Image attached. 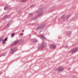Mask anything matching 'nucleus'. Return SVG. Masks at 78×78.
I'll use <instances>...</instances> for the list:
<instances>
[{
    "mask_svg": "<svg viewBox=\"0 0 78 78\" xmlns=\"http://www.w3.org/2000/svg\"><path fill=\"white\" fill-rule=\"evenodd\" d=\"M47 43H46L43 42L42 44L40 45L39 48L40 49H43L44 47H45Z\"/></svg>",
    "mask_w": 78,
    "mask_h": 78,
    "instance_id": "f257e3e1",
    "label": "nucleus"
},
{
    "mask_svg": "<svg viewBox=\"0 0 78 78\" xmlns=\"http://www.w3.org/2000/svg\"><path fill=\"white\" fill-rule=\"evenodd\" d=\"M44 27H45V24H43L41 25V26L38 27L37 28V29H40V30H41V29H42V28H44Z\"/></svg>",
    "mask_w": 78,
    "mask_h": 78,
    "instance_id": "f03ea898",
    "label": "nucleus"
},
{
    "mask_svg": "<svg viewBox=\"0 0 78 78\" xmlns=\"http://www.w3.org/2000/svg\"><path fill=\"white\" fill-rule=\"evenodd\" d=\"M78 50V47L75 48L73 49L72 51V53L76 52V51H77Z\"/></svg>",
    "mask_w": 78,
    "mask_h": 78,
    "instance_id": "7ed1b4c3",
    "label": "nucleus"
},
{
    "mask_svg": "<svg viewBox=\"0 0 78 78\" xmlns=\"http://www.w3.org/2000/svg\"><path fill=\"white\" fill-rule=\"evenodd\" d=\"M16 50H17V48H14V49L11 48L10 50V52L11 53H14Z\"/></svg>",
    "mask_w": 78,
    "mask_h": 78,
    "instance_id": "20e7f679",
    "label": "nucleus"
},
{
    "mask_svg": "<svg viewBox=\"0 0 78 78\" xmlns=\"http://www.w3.org/2000/svg\"><path fill=\"white\" fill-rule=\"evenodd\" d=\"M40 37L41 38V39L43 40H46V38L44 37V36L42 34H41L40 36Z\"/></svg>",
    "mask_w": 78,
    "mask_h": 78,
    "instance_id": "39448f33",
    "label": "nucleus"
},
{
    "mask_svg": "<svg viewBox=\"0 0 78 78\" xmlns=\"http://www.w3.org/2000/svg\"><path fill=\"white\" fill-rule=\"evenodd\" d=\"M50 48H56V45L55 44H52L50 46Z\"/></svg>",
    "mask_w": 78,
    "mask_h": 78,
    "instance_id": "423d86ee",
    "label": "nucleus"
},
{
    "mask_svg": "<svg viewBox=\"0 0 78 78\" xmlns=\"http://www.w3.org/2000/svg\"><path fill=\"white\" fill-rule=\"evenodd\" d=\"M58 72H62L63 70V68L62 66H60L59 68L58 69Z\"/></svg>",
    "mask_w": 78,
    "mask_h": 78,
    "instance_id": "0eeeda50",
    "label": "nucleus"
},
{
    "mask_svg": "<svg viewBox=\"0 0 78 78\" xmlns=\"http://www.w3.org/2000/svg\"><path fill=\"white\" fill-rule=\"evenodd\" d=\"M32 42L33 43H36L37 42V40L36 39H31Z\"/></svg>",
    "mask_w": 78,
    "mask_h": 78,
    "instance_id": "6e6552de",
    "label": "nucleus"
},
{
    "mask_svg": "<svg viewBox=\"0 0 78 78\" xmlns=\"http://www.w3.org/2000/svg\"><path fill=\"white\" fill-rule=\"evenodd\" d=\"M18 43H22L23 42V40L21 39L18 40Z\"/></svg>",
    "mask_w": 78,
    "mask_h": 78,
    "instance_id": "1a4fd4ad",
    "label": "nucleus"
},
{
    "mask_svg": "<svg viewBox=\"0 0 78 78\" xmlns=\"http://www.w3.org/2000/svg\"><path fill=\"white\" fill-rule=\"evenodd\" d=\"M42 11L43 10L42 9H40L37 11V12L38 13V14H39V13H40V11L41 12V11Z\"/></svg>",
    "mask_w": 78,
    "mask_h": 78,
    "instance_id": "9d476101",
    "label": "nucleus"
},
{
    "mask_svg": "<svg viewBox=\"0 0 78 78\" xmlns=\"http://www.w3.org/2000/svg\"><path fill=\"white\" fill-rule=\"evenodd\" d=\"M17 43H18V41H15L13 42V45H16Z\"/></svg>",
    "mask_w": 78,
    "mask_h": 78,
    "instance_id": "9b49d317",
    "label": "nucleus"
},
{
    "mask_svg": "<svg viewBox=\"0 0 78 78\" xmlns=\"http://www.w3.org/2000/svg\"><path fill=\"white\" fill-rule=\"evenodd\" d=\"M9 17H10V15H6L4 17V19H7V18H9Z\"/></svg>",
    "mask_w": 78,
    "mask_h": 78,
    "instance_id": "f8f14e48",
    "label": "nucleus"
},
{
    "mask_svg": "<svg viewBox=\"0 0 78 78\" xmlns=\"http://www.w3.org/2000/svg\"><path fill=\"white\" fill-rule=\"evenodd\" d=\"M9 8V7H8L7 6H6V7H5L4 8V10H6V9H8V8Z\"/></svg>",
    "mask_w": 78,
    "mask_h": 78,
    "instance_id": "ddd939ff",
    "label": "nucleus"
},
{
    "mask_svg": "<svg viewBox=\"0 0 78 78\" xmlns=\"http://www.w3.org/2000/svg\"><path fill=\"white\" fill-rule=\"evenodd\" d=\"M42 13H41L40 14L38 15L37 17H39V16H42Z\"/></svg>",
    "mask_w": 78,
    "mask_h": 78,
    "instance_id": "4468645a",
    "label": "nucleus"
},
{
    "mask_svg": "<svg viewBox=\"0 0 78 78\" xmlns=\"http://www.w3.org/2000/svg\"><path fill=\"white\" fill-rule=\"evenodd\" d=\"M70 17V15H69L68 16H67V19H69V17Z\"/></svg>",
    "mask_w": 78,
    "mask_h": 78,
    "instance_id": "2eb2a0df",
    "label": "nucleus"
},
{
    "mask_svg": "<svg viewBox=\"0 0 78 78\" xmlns=\"http://www.w3.org/2000/svg\"><path fill=\"white\" fill-rule=\"evenodd\" d=\"M27 0H21V2H26Z\"/></svg>",
    "mask_w": 78,
    "mask_h": 78,
    "instance_id": "dca6fc26",
    "label": "nucleus"
},
{
    "mask_svg": "<svg viewBox=\"0 0 78 78\" xmlns=\"http://www.w3.org/2000/svg\"><path fill=\"white\" fill-rule=\"evenodd\" d=\"M65 17V15H63L61 17V18H64Z\"/></svg>",
    "mask_w": 78,
    "mask_h": 78,
    "instance_id": "f3484780",
    "label": "nucleus"
},
{
    "mask_svg": "<svg viewBox=\"0 0 78 78\" xmlns=\"http://www.w3.org/2000/svg\"><path fill=\"white\" fill-rule=\"evenodd\" d=\"M5 40H2V44H5Z\"/></svg>",
    "mask_w": 78,
    "mask_h": 78,
    "instance_id": "a211bd4d",
    "label": "nucleus"
},
{
    "mask_svg": "<svg viewBox=\"0 0 78 78\" xmlns=\"http://www.w3.org/2000/svg\"><path fill=\"white\" fill-rule=\"evenodd\" d=\"M14 36V33L12 34H11L12 37H13V36Z\"/></svg>",
    "mask_w": 78,
    "mask_h": 78,
    "instance_id": "6ab92c4d",
    "label": "nucleus"
},
{
    "mask_svg": "<svg viewBox=\"0 0 78 78\" xmlns=\"http://www.w3.org/2000/svg\"><path fill=\"white\" fill-rule=\"evenodd\" d=\"M10 25V23H9L7 24V27H9Z\"/></svg>",
    "mask_w": 78,
    "mask_h": 78,
    "instance_id": "aec40b11",
    "label": "nucleus"
},
{
    "mask_svg": "<svg viewBox=\"0 0 78 78\" xmlns=\"http://www.w3.org/2000/svg\"><path fill=\"white\" fill-rule=\"evenodd\" d=\"M36 17H34L33 18L34 20H36Z\"/></svg>",
    "mask_w": 78,
    "mask_h": 78,
    "instance_id": "412c9836",
    "label": "nucleus"
},
{
    "mask_svg": "<svg viewBox=\"0 0 78 78\" xmlns=\"http://www.w3.org/2000/svg\"><path fill=\"white\" fill-rule=\"evenodd\" d=\"M2 40H3V38H1L0 39V41H2Z\"/></svg>",
    "mask_w": 78,
    "mask_h": 78,
    "instance_id": "4be33fe9",
    "label": "nucleus"
},
{
    "mask_svg": "<svg viewBox=\"0 0 78 78\" xmlns=\"http://www.w3.org/2000/svg\"><path fill=\"white\" fill-rule=\"evenodd\" d=\"M32 14H33L32 13H30L29 14V16H31Z\"/></svg>",
    "mask_w": 78,
    "mask_h": 78,
    "instance_id": "5701e85b",
    "label": "nucleus"
},
{
    "mask_svg": "<svg viewBox=\"0 0 78 78\" xmlns=\"http://www.w3.org/2000/svg\"><path fill=\"white\" fill-rule=\"evenodd\" d=\"M6 40H7V38H6L5 39H4V41H6Z\"/></svg>",
    "mask_w": 78,
    "mask_h": 78,
    "instance_id": "b1692460",
    "label": "nucleus"
},
{
    "mask_svg": "<svg viewBox=\"0 0 78 78\" xmlns=\"http://www.w3.org/2000/svg\"><path fill=\"white\" fill-rule=\"evenodd\" d=\"M34 5H32L31 6V8H32V7H33Z\"/></svg>",
    "mask_w": 78,
    "mask_h": 78,
    "instance_id": "393cba45",
    "label": "nucleus"
},
{
    "mask_svg": "<svg viewBox=\"0 0 78 78\" xmlns=\"http://www.w3.org/2000/svg\"><path fill=\"white\" fill-rule=\"evenodd\" d=\"M22 33H21V34H20V36H21V35H22Z\"/></svg>",
    "mask_w": 78,
    "mask_h": 78,
    "instance_id": "a878e982",
    "label": "nucleus"
},
{
    "mask_svg": "<svg viewBox=\"0 0 78 78\" xmlns=\"http://www.w3.org/2000/svg\"><path fill=\"white\" fill-rule=\"evenodd\" d=\"M9 9H11V8L10 7V8H9Z\"/></svg>",
    "mask_w": 78,
    "mask_h": 78,
    "instance_id": "bb28decb",
    "label": "nucleus"
},
{
    "mask_svg": "<svg viewBox=\"0 0 78 78\" xmlns=\"http://www.w3.org/2000/svg\"><path fill=\"white\" fill-rule=\"evenodd\" d=\"M42 31H41L40 32V33H41V32H42Z\"/></svg>",
    "mask_w": 78,
    "mask_h": 78,
    "instance_id": "cd10ccee",
    "label": "nucleus"
},
{
    "mask_svg": "<svg viewBox=\"0 0 78 78\" xmlns=\"http://www.w3.org/2000/svg\"><path fill=\"white\" fill-rule=\"evenodd\" d=\"M22 31H24V30H22Z\"/></svg>",
    "mask_w": 78,
    "mask_h": 78,
    "instance_id": "c85d7f7f",
    "label": "nucleus"
},
{
    "mask_svg": "<svg viewBox=\"0 0 78 78\" xmlns=\"http://www.w3.org/2000/svg\"><path fill=\"white\" fill-rule=\"evenodd\" d=\"M2 56L0 55V57H1Z\"/></svg>",
    "mask_w": 78,
    "mask_h": 78,
    "instance_id": "c756f323",
    "label": "nucleus"
}]
</instances>
